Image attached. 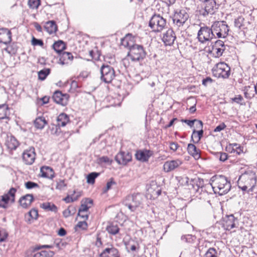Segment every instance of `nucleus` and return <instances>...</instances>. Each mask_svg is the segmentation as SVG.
I'll return each mask as SVG.
<instances>
[{"label":"nucleus","mask_w":257,"mask_h":257,"mask_svg":"<svg viewBox=\"0 0 257 257\" xmlns=\"http://www.w3.org/2000/svg\"><path fill=\"white\" fill-rule=\"evenodd\" d=\"M9 108L6 104L0 105V119L7 117L9 115Z\"/></svg>","instance_id":"35"},{"label":"nucleus","mask_w":257,"mask_h":257,"mask_svg":"<svg viewBox=\"0 0 257 257\" xmlns=\"http://www.w3.org/2000/svg\"><path fill=\"white\" fill-rule=\"evenodd\" d=\"M44 29L49 34H51L57 31V26L54 21H49L45 23Z\"/></svg>","instance_id":"27"},{"label":"nucleus","mask_w":257,"mask_h":257,"mask_svg":"<svg viewBox=\"0 0 257 257\" xmlns=\"http://www.w3.org/2000/svg\"><path fill=\"white\" fill-rule=\"evenodd\" d=\"M197 123L196 124V127L199 130H203V122L200 120L197 119V121H195Z\"/></svg>","instance_id":"63"},{"label":"nucleus","mask_w":257,"mask_h":257,"mask_svg":"<svg viewBox=\"0 0 257 257\" xmlns=\"http://www.w3.org/2000/svg\"><path fill=\"white\" fill-rule=\"evenodd\" d=\"M66 184L65 183L64 180H59L57 182V185L56 186V188L57 189L61 190H63L66 186Z\"/></svg>","instance_id":"52"},{"label":"nucleus","mask_w":257,"mask_h":257,"mask_svg":"<svg viewBox=\"0 0 257 257\" xmlns=\"http://www.w3.org/2000/svg\"><path fill=\"white\" fill-rule=\"evenodd\" d=\"M93 200L89 198H86L83 203L81 205L78 215H80L82 212H85L88 211V209L90 207V206H88V204H92Z\"/></svg>","instance_id":"31"},{"label":"nucleus","mask_w":257,"mask_h":257,"mask_svg":"<svg viewBox=\"0 0 257 257\" xmlns=\"http://www.w3.org/2000/svg\"><path fill=\"white\" fill-rule=\"evenodd\" d=\"M210 186L215 194L223 195L231 189V184L227 178L223 175H215L210 179Z\"/></svg>","instance_id":"2"},{"label":"nucleus","mask_w":257,"mask_h":257,"mask_svg":"<svg viewBox=\"0 0 257 257\" xmlns=\"http://www.w3.org/2000/svg\"><path fill=\"white\" fill-rule=\"evenodd\" d=\"M98 163L100 164L105 163H110L109 159L107 156H102L99 158Z\"/></svg>","instance_id":"57"},{"label":"nucleus","mask_w":257,"mask_h":257,"mask_svg":"<svg viewBox=\"0 0 257 257\" xmlns=\"http://www.w3.org/2000/svg\"><path fill=\"white\" fill-rule=\"evenodd\" d=\"M116 185V182L114 181L113 179L111 178L110 180L107 182L106 187L103 190V192H106L108 190L112 188L113 185Z\"/></svg>","instance_id":"46"},{"label":"nucleus","mask_w":257,"mask_h":257,"mask_svg":"<svg viewBox=\"0 0 257 257\" xmlns=\"http://www.w3.org/2000/svg\"><path fill=\"white\" fill-rule=\"evenodd\" d=\"M70 208H71V207H69L68 208V209L64 210L63 211V215L65 217L67 218V217H69V216H70L71 214H73L74 213L75 209L71 210H70Z\"/></svg>","instance_id":"55"},{"label":"nucleus","mask_w":257,"mask_h":257,"mask_svg":"<svg viewBox=\"0 0 257 257\" xmlns=\"http://www.w3.org/2000/svg\"><path fill=\"white\" fill-rule=\"evenodd\" d=\"M46 123L47 121L44 117H38L34 121L35 127L39 129H42Z\"/></svg>","instance_id":"39"},{"label":"nucleus","mask_w":257,"mask_h":257,"mask_svg":"<svg viewBox=\"0 0 257 257\" xmlns=\"http://www.w3.org/2000/svg\"><path fill=\"white\" fill-rule=\"evenodd\" d=\"M212 70L213 75L217 78H227L230 74V68L224 62L216 64Z\"/></svg>","instance_id":"6"},{"label":"nucleus","mask_w":257,"mask_h":257,"mask_svg":"<svg viewBox=\"0 0 257 257\" xmlns=\"http://www.w3.org/2000/svg\"><path fill=\"white\" fill-rule=\"evenodd\" d=\"M12 41V33L7 28L0 29V43L8 44Z\"/></svg>","instance_id":"17"},{"label":"nucleus","mask_w":257,"mask_h":257,"mask_svg":"<svg viewBox=\"0 0 257 257\" xmlns=\"http://www.w3.org/2000/svg\"><path fill=\"white\" fill-rule=\"evenodd\" d=\"M28 4L31 9H37L40 5V0H29Z\"/></svg>","instance_id":"45"},{"label":"nucleus","mask_w":257,"mask_h":257,"mask_svg":"<svg viewBox=\"0 0 257 257\" xmlns=\"http://www.w3.org/2000/svg\"><path fill=\"white\" fill-rule=\"evenodd\" d=\"M66 234V230L62 227L61 228L58 232V234L61 236H64Z\"/></svg>","instance_id":"64"},{"label":"nucleus","mask_w":257,"mask_h":257,"mask_svg":"<svg viewBox=\"0 0 257 257\" xmlns=\"http://www.w3.org/2000/svg\"><path fill=\"white\" fill-rule=\"evenodd\" d=\"M203 130H199V131H196L195 130H194L193 131V133L191 136V141L193 142H195L194 140V138L197 139L196 142H198L201 138L203 137Z\"/></svg>","instance_id":"40"},{"label":"nucleus","mask_w":257,"mask_h":257,"mask_svg":"<svg viewBox=\"0 0 257 257\" xmlns=\"http://www.w3.org/2000/svg\"><path fill=\"white\" fill-rule=\"evenodd\" d=\"M40 207L46 211H51L55 213L58 210L57 207L50 202L43 203L40 205Z\"/></svg>","instance_id":"34"},{"label":"nucleus","mask_w":257,"mask_h":257,"mask_svg":"<svg viewBox=\"0 0 257 257\" xmlns=\"http://www.w3.org/2000/svg\"><path fill=\"white\" fill-rule=\"evenodd\" d=\"M216 157L218 158L219 160L224 162L227 159V154L223 152H217L216 154Z\"/></svg>","instance_id":"50"},{"label":"nucleus","mask_w":257,"mask_h":257,"mask_svg":"<svg viewBox=\"0 0 257 257\" xmlns=\"http://www.w3.org/2000/svg\"><path fill=\"white\" fill-rule=\"evenodd\" d=\"M257 177L252 171H248L242 174L237 181V186L242 191L249 194L253 191L256 185Z\"/></svg>","instance_id":"1"},{"label":"nucleus","mask_w":257,"mask_h":257,"mask_svg":"<svg viewBox=\"0 0 257 257\" xmlns=\"http://www.w3.org/2000/svg\"><path fill=\"white\" fill-rule=\"evenodd\" d=\"M38 216V211L35 208H33L25 215V218L27 222H31L32 219H37Z\"/></svg>","instance_id":"32"},{"label":"nucleus","mask_w":257,"mask_h":257,"mask_svg":"<svg viewBox=\"0 0 257 257\" xmlns=\"http://www.w3.org/2000/svg\"><path fill=\"white\" fill-rule=\"evenodd\" d=\"M6 145L10 150H16L19 145V142L13 136H8L7 140L6 142Z\"/></svg>","instance_id":"25"},{"label":"nucleus","mask_w":257,"mask_h":257,"mask_svg":"<svg viewBox=\"0 0 257 257\" xmlns=\"http://www.w3.org/2000/svg\"><path fill=\"white\" fill-rule=\"evenodd\" d=\"M87 223L85 221H79L75 226V229L77 230V228H81L83 230H86L87 228Z\"/></svg>","instance_id":"47"},{"label":"nucleus","mask_w":257,"mask_h":257,"mask_svg":"<svg viewBox=\"0 0 257 257\" xmlns=\"http://www.w3.org/2000/svg\"><path fill=\"white\" fill-rule=\"evenodd\" d=\"M181 240L185 242H192L193 241V236L191 234L183 235Z\"/></svg>","instance_id":"53"},{"label":"nucleus","mask_w":257,"mask_h":257,"mask_svg":"<svg viewBox=\"0 0 257 257\" xmlns=\"http://www.w3.org/2000/svg\"><path fill=\"white\" fill-rule=\"evenodd\" d=\"M40 172L42 177L52 179L55 175L53 169L48 166H43L41 168Z\"/></svg>","instance_id":"24"},{"label":"nucleus","mask_w":257,"mask_h":257,"mask_svg":"<svg viewBox=\"0 0 257 257\" xmlns=\"http://www.w3.org/2000/svg\"><path fill=\"white\" fill-rule=\"evenodd\" d=\"M166 21L160 15L155 14L151 18L149 26L155 32H160L165 27Z\"/></svg>","instance_id":"7"},{"label":"nucleus","mask_w":257,"mask_h":257,"mask_svg":"<svg viewBox=\"0 0 257 257\" xmlns=\"http://www.w3.org/2000/svg\"><path fill=\"white\" fill-rule=\"evenodd\" d=\"M146 52L142 45L135 44L130 48L127 56L133 62H140L144 60Z\"/></svg>","instance_id":"3"},{"label":"nucleus","mask_w":257,"mask_h":257,"mask_svg":"<svg viewBox=\"0 0 257 257\" xmlns=\"http://www.w3.org/2000/svg\"><path fill=\"white\" fill-rule=\"evenodd\" d=\"M226 127V125L224 124V123H222L219 125L217 126L216 128L214 129L215 132H220L221 131L224 130Z\"/></svg>","instance_id":"61"},{"label":"nucleus","mask_w":257,"mask_h":257,"mask_svg":"<svg viewBox=\"0 0 257 257\" xmlns=\"http://www.w3.org/2000/svg\"><path fill=\"white\" fill-rule=\"evenodd\" d=\"M106 230L109 233L115 235L119 232V228L117 225L110 224L106 227Z\"/></svg>","instance_id":"42"},{"label":"nucleus","mask_w":257,"mask_h":257,"mask_svg":"<svg viewBox=\"0 0 257 257\" xmlns=\"http://www.w3.org/2000/svg\"><path fill=\"white\" fill-rule=\"evenodd\" d=\"M99 173L96 172H92L89 173L87 176V182L89 184H94L95 179L99 176Z\"/></svg>","instance_id":"43"},{"label":"nucleus","mask_w":257,"mask_h":257,"mask_svg":"<svg viewBox=\"0 0 257 257\" xmlns=\"http://www.w3.org/2000/svg\"><path fill=\"white\" fill-rule=\"evenodd\" d=\"M188 153L192 156L195 160L200 158V150L197 149L196 147L192 144H189L187 147Z\"/></svg>","instance_id":"26"},{"label":"nucleus","mask_w":257,"mask_h":257,"mask_svg":"<svg viewBox=\"0 0 257 257\" xmlns=\"http://www.w3.org/2000/svg\"><path fill=\"white\" fill-rule=\"evenodd\" d=\"M153 155V151L147 149H143L137 151L135 156L137 160L142 162H147Z\"/></svg>","instance_id":"13"},{"label":"nucleus","mask_w":257,"mask_h":257,"mask_svg":"<svg viewBox=\"0 0 257 257\" xmlns=\"http://www.w3.org/2000/svg\"><path fill=\"white\" fill-rule=\"evenodd\" d=\"M181 164L182 162L178 159L167 161L164 164V170L166 172H169L179 167Z\"/></svg>","instance_id":"19"},{"label":"nucleus","mask_w":257,"mask_h":257,"mask_svg":"<svg viewBox=\"0 0 257 257\" xmlns=\"http://www.w3.org/2000/svg\"><path fill=\"white\" fill-rule=\"evenodd\" d=\"M213 33L216 38H226L228 35L229 28L225 21L215 22L212 25Z\"/></svg>","instance_id":"5"},{"label":"nucleus","mask_w":257,"mask_h":257,"mask_svg":"<svg viewBox=\"0 0 257 257\" xmlns=\"http://www.w3.org/2000/svg\"><path fill=\"white\" fill-rule=\"evenodd\" d=\"M73 56L71 53L64 52L62 53V54L60 58L59 61H60V63L61 64L64 65L65 63H67V62H65V61L66 60H69L71 61L73 60Z\"/></svg>","instance_id":"36"},{"label":"nucleus","mask_w":257,"mask_h":257,"mask_svg":"<svg viewBox=\"0 0 257 257\" xmlns=\"http://www.w3.org/2000/svg\"><path fill=\"white\" fill-rule=\"evenodd\" d=\"M34 200V196L31 194H27L22 196L19 199L20 205L23 208H28Z\"/></svg>","instance_id":"21"},{"label":"nucleus","mask_w":257,"mask_h":257,"mask_svg":"<svg viewBox=\"0 0 257 257\" xmlns=\"http://www.w3.org/2000/svg\"><path fill=\"white\" fill-rule=\"evenodd\" d=\"M37 250L35 249V247L33 249L34 254L32 255V257H53L55 254L53 251L43 250L41 252H35Z\"/></svg>","instance_id":"29"},{"label":"nucleus","mask_w":257,"mask_h":257,"mask_svg":"<svg viewBox=\"0 0 257 257\" xmlns=\"http://www.w3.org/2000/svg\"><path fill=\"white\" fill-rule=\"evenodd\" d=\"M131 35H126L125 37L121 39V45L125 48H128L130 49L133 45L132 44L133 42L131 40Z\"/></svg>","instance_id":"38"},{"label":"nucleus","mask_w":257,"mask_h":257,"mask_svg":"<svg viewBox=\"0 0 257 257\" xmlns=\"http://www.w3.org/2000/svg\"><path fill=\"white\" fill-rule=\"evenodd\" d=\"M32 44L34 46L39 45L41 46H42L44 44L42 40L36 39L35 37H33L32 38Z\"/></svg>","instance_id":"56"},{"label":"nucleus","mask_w":257,"mask_h":257,"mask_svg":"<svg viewBox=\"0 0 257 257\" xmlns=\"http://www.w3.org/2000/svg\"><path fill=\"white\" fill-rule=\"evenodd\" d=\"M213 80L209 77H207L206 78L203 79L202 84L205 86H207L208 84H210L212 82Z\"/></svg>","instance_id":"60"},{"label":"nucleus","mask_w":257,"mask_h":257,"mask_svg":"<svg viewBox=\"0 0 257 257\" xmlns=\"http://www.w3.org/2000/svg\"><path fill=\"white\" fill-rule=\"evenodd\" d=\"M58 125L61 126H64L69 121V118L68 115L62 113L57 117Z\"/></svg>","instance_id":"30"},{"label":"nucleus","mask_w":257,"mask_h":257,"mask_svg":"<svg viewBox=\"0 0 257 257\" xmlns=\"http://www.w3.org/2000/svg\"><path fill=\"white\" fill-rule=\"evenodd\" d=\"M204 3V10L202 15L206 17L209 14L212 15L217 9L216 2L215 0H206Z\"/></svg>","instance_id":"14"},{"label":"nucleus","mask_w":257,"mask_h":257,"mask_svg":"<svg viewBox=\"0 0 257 257\" xmlns=\"http://www.w3.org/2000/svg\"><path fill=\"white\" fill-rule=\"evenodd\" d=\"M53 100L57 103L65 106L67 104L69 98V95L67 94H63L60 91H56L52 96Z\"/></svg>","instance_id":"12"},{"label":"nucleus","mask_w":257,"mask_h":257,"mask_svg":"<svg viewBox=\"0 0 257 257\" xmlns=\"http://www.w3.org/2000/svg\"><path fill=\"white\" fill-rule=\"evenodd\" d=\"M36 154L34 148L26 150L23 154V160L26 165H32L35 161Z\"/></svg>","instance_id":"15"},{"label":"nucleus","mask_w":257,"mask_h":257,"mask_svg":"<svg viewBox=\"0 0 257 257\" xmlns=\"http://www.w3.org/2000/svg\"><path fill=\"white\" fill-rule=\"evenodd\" d=\"M77 200V197H73V196L70 197L69 195H68L67 197L63 199V200L65 201L66 203H70L75 201Z\"/></svg>","instance_id":"58"},{"label":"nucleus","mask_w":257,"mask_h":257,"mask_svg":"<svg viewBox=\"0 0 257 257\" xmlns=\"http://www.w3.org/2000/svg\"><path fill=\"white\" fill-rule=\"evenodd\" d=\"M51 70L49 68L44 69L38 72V78L41 80H44L47 76L50 73Z\"/></svg>","instance_id":"41"},{"label":"nucleus","mask_w":257,"mask_h":257,"mask_svg":"<svg viewBox=\"0 0 257 257\" xmlns=\"http://www.w3.org/2000/svg\"><path fill=\"white\" fill-rule=\"evenodd\" d=\"M25 187L28 189H33L39 187V185L32 181H28L25 184Z\"/></svg>","instance_id":"54"},{"label":"nucleus","mask_w":257,"mask_h":257,"mask_svg":"<svg viewBox=\"0 0 257 257\" xmlns=\"http://www.w3.org/2000/svg\"><path fill=\"white\" fill-rule=\"evenodd\" d=\"M214 34L212 27H202L198 32L197 38L201 43L204 44L215 38Z\"/></svg>","instance_id":"8"},{"label":"nucleus","mask_w":257,"mask_h":257,"mask_svg":"<svg viewBox=\"0 0 257 257\" xmlns=\"http://www.w3.org/2000/svg\"><path fill=\"white\" fill-rule=\"evenodd\" d=\"M235 220L233 215H227L223 219V226L226 230H230L235 227Z\"/></svg>","instance_id":"22"},{"label":"nucleus","mask_w":257,"mask_h":257,"mask_svg":"<svg viewBox=\"0 0 257 257\" xmlns=\"http://www.w3.org/2000/svg\"><path fill=\"white\" fill-rule=\"evenodd\" d=\"M189 18L188 14L184 10L176 12L174 15L173 21L177 27L183 26Z\"/></svg>","instance_id":"10"},{"label":"nucleus","mask_w":257,"mask_h":257,"mask_svg":"<svg viewBox=\"0 0 257 257\" xmlns=\"http://www.w3.org/2000/svg\"><path fill=\"white\" fill-rule=\"evenodd\" d=\"M63 242L60 239H56L55 240L53 245H39L35 247L36 250H40L42 248H52L55 246L58 249H61L62 247L63 246Z\"/></svg>","instance_id":"28"},{"label":"nucleus","mask_w":257,"mask_h":257,"mask_svg":"<svg viewBox=\"0 0 257 257\" xmlns=\"http://www.w3.org/2000/svg\"><path fill=\"white\" fill-rule=\"evenodd\" d=\"M179 147V145L177 143L175 142L170 143V149L173 150V151H175L177 150Z\"/></svg>","instance_id":"62"},{"label":"nucleus","mask_w":257,"mask_h":257,"mask_svg":"<svg viewBox=\"0 0 257 257\" xmlns=\"http://www.w3.org/2000/svg\"><path fill=\"white\" fill-rule=\"evenodd\" d=\"M115 160L120 165H126L132 160V155L128 152H120L115 157Z\"/></svg>","instance_id":"16"},{"label":"nucleus","mask_w":257,"mask_h":257,"mask_svg":"<svg viewBox=\"0 0 257 257\" xmlns=\"http://www.w3.org/2000/svg\"><path fill=\"white\" fill-rule=\"evenodd\" d=\"M176 38L174 32L172 29H169L164 34L162 40L166 45L171 46L173 44Z\"/></svg>","instance_id":"20"},{"label":"nucleus","mask_w":257,"mask_h":257,"mask_svg":"<svg viewBox=\"0 0 257 257\" xmlns=\"http://www.w3.org/2000/svg\"><path fill=\"white\" fill-rule=\"evenodd\" d=\"M181 121L187 124L190 127H192L194 125V123L195 121H197L196 119H194L193 120H188V119H182Z\"/></svg>","instance_id":"59"},{"label":"nucleus","mask_w":257,"mask_h":257,"mask_svg":"<svg viewBox=\"0 0 257 257\" xmlns=\"http://www.w3.org/2000/svg\"><path fill=\"white\" fill-rule=\"evenodd\" d=\"M53 49L58 53H61L65 48V44L62 40L55 42L52 45Z\"/></svg>","instance_id":"33"},{"label":"nucleus","mask_w":257,"mask_h":257,"mask_svg":"<svg viewBox=\"0 0 257 257\" xmlns=\"http://www.w3.org/2000/svg\"><path fill=\"white\" fill-rule=\"evenodd\" d=\"M101 80L106 83H110L115 77L113 68L108 65H102L100 68Z\"/></svg>","instance_id":"9"},{"label":"nucleus","mask_w":257,"mask_h":257,"mask_svg":"<svg viewBox=\"0 0 257 257\" xmlns=\"http://www.w3.org/2000/svg\"><path fill=\"white\" fill-rule=\"evenodd\" d=\"M225 50V49L221 48L211 47V50H209V53L212 54L215 58H219L222 55Z\"/></svg>","instance_id":"37"},{"label":"nucleus","mask_w":257,"mask_h":257,"mask_svg":"<svg viewBox=\"0 0 257 257\" xmlns=\"http://www.w3.org/2000/svg\"><path fill=\"white\" fill-rule=\"evenodd\" d=\"M99 256L100 257H120L118 250L114 247L105 248Z\"/></svg>","instance_id":"23"},{"label":"nucleus","mask_w":257,"mask_h":257,"mask_svg":"<svg viewBox=\"0 0 257 257\" xmlns=\"http://www.w3.org/2000/svg\"><path fill=\"white\" fill-rule=\"evenodd\" d=\"M212 48H221L225 49L224 42L220 40H218L215 41L214 43L212 45Z\"/></svg>","instance_id":"48"},{"label":"nucleus","mask_w":257,"mask_h":257,"mask_svg":"<svg viewBox=\"0 0 257 257\" xmlns=\"http://www.w3.org/2000/svg\"><path fill=\"white\" fill-rule=\"evenodd\" d=\"M204 257H217V251L213 247L209 248L204 255Z\"/></svg>","instance_id":"44"},{"label":"nucleus","mask_w":257,"mask_h":257,"mask_svg":"<svg viewBox=\"0 0 257 257\" xmlns=\"http://www.w3.org/2000/svg\"><path fill=\"white\" fill-rule=\"evenodd\" d=\"M16 191V189L12 187L7 194L2 196V199H0V207L7 208L9 200H11L12 203H14L15 201V197Z\"/></svg>","instance_id":"11"},{"label":"nucleus","mask_w":257,"mask_h":257,"mask_svg":"<svg viewBox=\"0 0 257 257\" xmlns=\"http://www.w3.org/2000/svg\"><path fill=\"white\" fill-rule=\"evenodd\" d=\"M191 182L192 188L196 192H199L200 190L202 191L204 187L207 188L211 187L210 183L204 185L203 179L201 178L191 180Z\"/></svg>","instance_id":"18"},{"label":"nucleus","mask_w":257,"mask_h":257,"mask_svg":"<svg viewBox=\"0 0 257 257\" xmlns=\"http://www.w3.org/2000/svg\"><path fill=\"white\" fill-rule=\"evenodd\" d=\"M244 19L241 17H239L234 20V26L238 29H240L242 26Z\"/></svg>","instance_id":"49"},{"label":"nucleus","mask_w":257,"mask_h":257,"mask_svg":"<svg viewBox=\"0 0 257 257\" xmlns=\"http://www.w3.org/2000/svg\"><path fill=\"white\" fill-rule=\"evenodd\" d=\"M143 199V195L140 193L133 194L128 195L123 201V204L132 211H135L141 204Z\"/></svg>","instance_id":"4"},{"label":"nucleus","mask_w":257,"mask_h":257,"mask_svg":"<svg viewBox=\"0 0 257 257\" xmlns=\"http://www.w3.org/2000/svg\"><path fill=\"white\" fill-rule=\"evenodd\" d=\"M231 99H232V101H233L237 104H239L241 105L245 104L244 103L242 102V101L243 100V98L242 96L240 95H236L235 97H234V98H232Z\"/></svg>","instance_id":"51"}]
</instances>
